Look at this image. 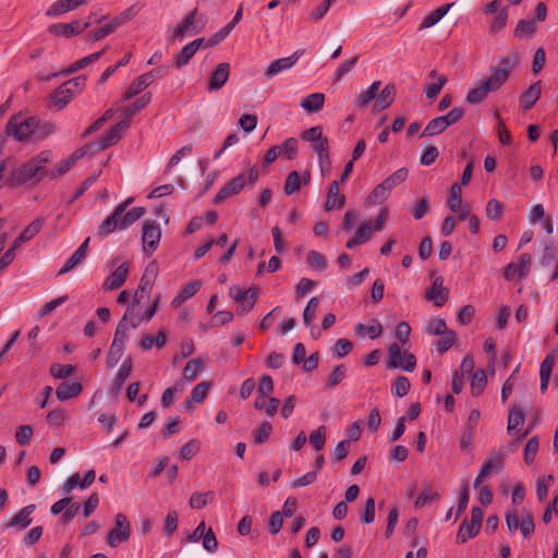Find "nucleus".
Wrapping results in <instances>:
<instances>
[{
	"label": "nucleus",
	"instance_id": "nucleus-1",
	"mask_svg": "<svg viewBox=\"0 0 558 558\" xmlns=\"http://www.w3.org/2000/svg\"><path fill=\"white\" fill-rule=\"evenodd\" d=\"M133 202V198H128L118 205L112 214L108 216L100 226V234H110L117 229H126L135 221H137L144 214V207H134L125 213L128 206Z\"/></svg>",
	"mask_w": 558,
	"mask_h": 558
},
{
	"label": "nucleus",
	"instance_id": "nucleus-2",
	"mask_svg": "<svg viewBox=\"0 0 558 558\" xmlns=\"http://www.w3.org/2000/svg\"><path fill=\"white\" fill-rule=\"evenodd\" d=\"M510 72L511 65L509 63L494 70L489 77L481 81L476 87L469 90L466 101L472 105L483 101L489 93L498 90L507 82Z\"/></svg>",
	"mask_w": 558,
	"mask_h": 558
},
{
	"label": "nucleus",
	"instance_id": "nucleus-3",
	"mask_svg": "<svg viewBox=\"0 0 558 558\" xmlns=\"http://www.w3.org/2000/svg\"><path fill=\"white\" fill-rule=\"evenodd\" d=\"M38 128L39 121L36 118L20 112L9 119L5 134L19 142H23L35 135Z\"/></svg>",
	"mask_w": 558,
	"mask_h": 558
},
{
	"label": "nucleus",
	"instance_id": "nucleus-4",
	"mask_svg": "<svg viewBox=\"0 0 558 558\" xmlns=\"http://www.w3.org/2000/svg\"><path fill=\"white\" fill-rule=\"evenodd\" d=\"M50 158L51 153L49 150L40 151L16 170V180L25 183L33 179L40 180L47 177L49 172L46 170V165L50 161Z\"/></svg>",
	"mask_w": 558,
	"mask_h": 558
},
{
	"label": "nucleus",
	"instance_id": "nucleus-5",
	"mask_svg": "<svg viewBox=\"0 0 558 558\" xmlns=\"http://www.w3.org/2000/svg\"><path fill=\"white\" fill-rule=\"evenodd\" d=\"M159 301L160 296L157 295L151 305L145 311H141L137 306L129 305L120 322L131 329L137 328L144 322L148 323L156 315Z\"/></svg>",
	"mask_w": 558,
	"mask_h": 558
},
{
	"label": "nucleus",
	"instance_id": "nucleus-6",
	"mask_svg": "<svg viewBox=\"0 0 558 558\" xmlns=\"http://www.w3.org/2000/svg\"><path fill=\"white\" fill-rule=\"evenodd\" d=\"M229 295L239 305L238 314L242 315L253 310L257 300V289H243L240 286H231Z\"/></svg>",
	"mask_w": 558,
	"mask_h": 558
},
{
	"label": "nucleus",
	"instance_id": "nucleus-7",
	"mask_svg": "<svg viewBox=\"0 0 558 558\" xmlns=\"http://www.w3.org/2000/svg\"><path fill=\"white\" fill-rule=\"evenodd\" d=\"M389 354V368H402L405 372L414 371L416 366V359L412 353L401 354L399 344L392 343L388 349Z\"/></svg>",
	"mask_w": 558,
	"mask_h": 558
},
{
	"label": "nucleus",
	"instance_id": "nucleus-8",
	"mask_svg": "<svg viewBox=\"0 0 558 558\" xmlns=\"http://www.w3.org/2000/svg\"><path fill=\"white\" fill-rule=\"evenodd\" d=\"M131 535V525L128 518L123 513L116 515V525L109 532L107 543L111 547H117L126 542Z\"/></svg>",
	"mask_w": 558,
	"mask_h": 558
},
{
	"label": "nucleus",
	"instance_id": "nucleus-9",
	"mask_svg": "<svg viewBox=\"0 0 558 558\" xmlns=\"http://www.w3.org/2000/svg\"><path fill=\"white\" fill-rule=\"evenodd\" d=\"M504 453L497 451L492 453L482 464L478 474L474 481V487H478L480 484L487 477L498 473L504 466Z\"/></svg>",
	"mask_w": 558,
	"mask_h": 558
},
{
	"label": "nucleus",
	"instance_id": "nucleus-10",
	"mask_svg": "<svg viewBox=\"0 0 558 558\" xmlns=\"http://www.w3.org/2000/svg\"><path fill=\"white\" fill-rule=\"evenodd\" d=\"M532 266V256L523 253L519 256L518 262H512L505 268V278L509 281L525 278Z\"/></svg>",
	"mask_w": 558,
	"mask_h": 558
},
{
	"label": "nucleus",
	"instance_id": "nucleus-11",
	"mask_svg": "<svg viewBox=\"0 0 558 558\" xmlns=\"http://www.w3.org/2000/svg\"><path fill=\"white\" fill-rule=\"evenodd\" d=\"M196 13L197 9H194L177 25L169 36L170 41L182 40L185 36H192L201 32V28L196 26Z\"/></svg>",
	"mask_w": 558,
	"mask_h": 558
},
{
	"label": "nucleus",
	"instance_id": "nucleus-12",
	"mask_svg": "<svg viewBox=\"0 0 558 558\" xmlns=\"http://www.w3.org/2000/svg\"><path fill=\"white\" fill-rule=\"evenodd\" d=\"M161 230L156 221H145L143 223V250L147 254H151L159 245Z\"/></svg>",
	"mask_w": 558,
	"mask_h": 558
},
{
	"label": "nucleus",
	"instance_id": "nucleus-13",
	"mask_svg": "<svg viewBox=\"0 0 558 558\" xmlns=\"http://www.w3.org/2000/svg\"><path fill=\"white\" fill-rule=\"evenodd\" d=\"M247 183V178L241 173L226 183V185L216 194L214 202L216 204L222 203L226 198L239 194L244 190Z\"/></svg>",
	"mask_w": 558,
	"mask_h": 558
},
{
	"label": "nucleus",
	"instance_id": "nucleus-14",
	"mask_svg": "<svg viewBox=\"0 0 558 558\" xmlns=\"http://www.w3.org/2000/svg\"><path fill=\"white\" fill-rule=\"evenodd\" d=\"M303 53L304 50H296L289 57L271 61L265 72V75L270 78L281 72L292 69L296 64L301 56H303Z\"/></svg>",
	"mask_w": 558,
	"mask_h": 558
},
{
	"label": "nucleus",
	"instance_id": "nucleus-15",
	"mask_svg": "<svg viewBox=\"0 0 558 558\" xmlns=\"http://www.w3.org/2000/svg\"><path fill=\"white\" fill-rule=\"evenodd\" d=\"M93 145H87L86 147L80 148L75 150L70 157L59 161L52 170L49 172V177L51 179H58L66 173L77 160H80L84 155L87 154L88 149H92Z\"/></svg>",
	"mask_w": 558,
	"mask_h": 558
},
{
	"label": "nucleus",
	"instance_id": "nucleus-16",
	"mask_svg": "<svg viewBox=\"0 0 558 558\" xmlns=\"http://www.w3.org/2000/svg\"><path fill=\"white\" fill-rule=\"evenodd\" d=\"M128 129L129 120H121L116 123L106 134L100 137L97 149L102 150L118 143Z\"/></svg>",
	"mask_w": 558,
	"mask_h": 558
},
{
	"label": "nucleus",
	"instance_id": "nucleus-17",
	"mask_svg": "<svg viewBox=\"0 0 558 558\" xmlns=\"http://www.w3.org/2000/svg\"><path fill=\"white\" fill-rule=\"evenodd\" d=\"M130 265L128 262L119 265L104 281L102 289L106 291L117 290L122 287L128 278Z\"/></svg>",
	"mask_w": 558,
	"mask_h": 558
},
{
	"label": "nucleus",
	"instance_id": "nucleus-18",
	"mask_svg": "<svg viewBox=\"0 0 558 558\" xmlns=\"http://www.w3.org/2000/svg\"><path fill=\"white\" fill-rule=\"evenodd\" d=\"M230 75V65L227 62L219 63L211 73L208 84V92H216L222 88Z\"/></svg>",
	"mask_w": 558,
	"mask_h": 558
},
{
	"label": "nucleus",
	"instance_id": "nucleus-19",
	"mask_svg": "<svg viewBox=\"0 0 558 558\" xmlns=\"http://www.w3.org/2000/svg\"><path fill=\"white\" fill-rule=\"evenodd\" d=\"M301 138L305 142H308L314 151H316L318 148L320 149V146L324 148L329 146V141L326 136H324L323 128L319 125L305 130L301 134Z\"/></svg>",
	"mask_w": 558,
	"mask_h": 558
},
{
	"label": "nucleus",
	"instance_id": "nucleus-20",
	"mask_svg": "<svg viewBox=\"0 0 558 558\" xmlns=\"http://www.w3.org/2000/svg\"><path fill=\"white\" fill-rule=\"evenodd\" d=\"M88 243L89 238L85 239V241L77 247V250L66 259L63 267L58 272L59 276L71 271L83 263L87 256Z\"/></svg>",
	"mask_w": 558,
	"mask_h": 558
},
{
	"label": "nucleus",
	"instance_id": "nucleus-21",
	"mask_svg": "<svg viewBox=\"0 0 558 558\" xmlns=\"http://www.w3.org/2000/svg\"><path fill=\"white\" fill-rule=\"evenodd\" d=\"M154 81L153 73H145L140 75L136 80H134L126 92L123 94V100H130L140 93H142L146 87H148Z\"/></svg>",
	"mask_w": 558,
	"mask_h": 558
},
{
	"label": "nucleus",
	"instance_id": "nucleus-22",
	"mask_svg": "<svg viewBox=\"0 0 558 558\" xmlns=\"http://www.w3.org/2000/svg\"><path fill=\"white\" fill-rule=\"evenodd\" d=\"M542 85L541 81L533 83L519 98V106L523 110L532 108L541 98Z\"/></svg>",
	"mask_w": 558,
	"mask_h": 558
},
{
	"label": "nucleus",
	"instance_id": "nucleus-23",
	"mask_svg": "<svg viewBox=\"0 0 558 558\" xmlns=\"http://www.w3.org/2000/svg\"><path fill=\"white\" fill-rule=\"evenodd\" d=\"M204 43V38H197L189 44H186L180 51V53L175 58V65L178 69L186 65L191 59L194 57L196 51L201 48Z\"/></svg>",
	"mask_w": 558,
	"mask_h": 558
},
{
	"label": "nucleus",
	"instance_id": "nucleus-24",
	"mask_svg": "<svg viewBox=\"0 0 558 558\" xmlns=\"http://www.w3.org/2000/svg\"><path fill=\"white\" fill-rule=\"evenodd\" d=\"M426 299L433 301L435 306L441 307L448 300V290L442 287L440 277L434 280L432 288L426 292Z\"/></svg>",
	"mask_w": 558,
	"mask_h": 558
},
{
	"label": "nucleus",
	"instance_id": "nucleus-25",
	"mask_svg": "<svg viewBox=\"0 0 558 558\" xmlns=\"http://www.w3.org/2000/svg\"><path fill=\"white\" fill-rule=\"evenodd\" d=\"M202 287L201 280L191 281L185 284L180 292L175 295V298L171 301V306L173 308H179L184 302L189 299L193 298Z\"/></svg>",
	"mask_w": 558,
	"mask_h": 558
},
{
	"label": "nucleus",
	"instance_id": "nucleus-26",
	"mask_svg": "<svg viewBox=\"0 0 558 558\" xmlns=\"http://www.w3.org/2000/svg\"><path fill=\"white\" fill-rule=\"evenodd\" d=\"M454 4V2L446 3L427 14L420 24L418 31L435 26L451 10V8H453Z\"/></svg>",
	"mask_w": 558,
	"mask_h": 558
},
{
	"label": "nucleus",
	"instance_id": "nucleus-27",
	"mask_svg": "<svg viewBox=\"0 0 558 558\" xmlns=\"http://www.w3.org/2000/svg\"><path fill=\"white\" fill-rule=\"evenodd\" d=\"M86 0H58L53 2L47 10V16H59L66 12H70L81 4H83Z\"/></svg>",
	"mask_w": 558,
	"mask_h": 558
},
{
	"label": "nucleus",
	"instance_id": "nucleus-28",
	"mask_svg": "<svg viewBox=\"0 0 558 558\" xmlns=\"http://www.w3.org/2000/svg\"><path fill=\"white\" fill-rule=\"evenodd\" d=\"M35 510V505H28L22 508L12 519L8 522L7 527H17L23 530L32 523V513Z\"/></svg>",
	"mask_w": 558,
	"mask_h": 558
},
{
	"label": "nucleus",
	"instance_id": "nucleus-29",
	"mask_svg": "<svg viewBox=\"0 0 558 558\" xmlns=\"http://www.w3.org/2000/svg\"><path fill=\"white\" fill-rule=\"evenodd\" d=\"M82 385L78 381H63L56 389V396L60 401L77 397L82 392Z\"/></svg>",
	"mask_w": 558,
	"mask_h": 558
},
{
	"label": "nucleus",
	"instance_id": "nucleus-30",
	"mask_svg": "<svg viewBox=\"0 0 558 558\" xmlns=\"http://www.w3.org/2000/svg\"><path fill=\"white\" fill-rule=\"evenodd\" d=\"M345 203V197L340 193L339 182L333 181L329 185L328 195L326 199L325 207L327 210H331L333 208H341Z\"/></svg>",
	"mask_w": 558,
	"mask_h": 558
},
{
	"label": "nucleus",
	"instance_id": "nucleus-31",
	"mask_svg": "<svg viewBox=\"0 0 558 558\" xmlns=\"http://www.w3.org/2000/svg\"><path fill=\"white\" fill-rule=\"evenodd\" d=\"M429 77L435 81L424 87V94L428 99H433L441 92L446 85L447 77L442 74H438L436 70L429 72Z\"/></svg>",
	"mask_w": 558,
	"mask_h": 558
},
{
	"label": "nucleus",
	"instance_id": "nucleus-32",
	"mask_svg": "<svg viewBox=\"0 0 558 558\" xmlns=\"http://www.w3.org/2000/svg\"><path fill=\"white\" fill-rule=\"evenodd\" d=\"M75 94L74 89H69V85L62 84L51 96L52 106L56 110L63 109Z\"/></svg>",
	"mask_w": 558,
	"mask_h": 558
},
{
	"label": "nucleus",
	"instance_id": "nucleus-33",
	"mask_svg": "<svg viewBox=\"0 0 558 558\" xmlns=\"http://www.w3.org/2000/svg\"><path fill=\"white\" fill-rule=\"evenodd\" d=\"M325 104V95L323 93H313L304 97L300 106L301 108L310 113L318 112L323 109Z\"/></svg>",
	"mask_w": 558,
	"mask_h": 558
},
{
	"label": "nucleus",
	"instance_id": "nucleus-34",
	"mask_svg": "<svg viewBox=\"0 0 558 558\" xmlns=\"http://www.w3.org/2000/svg\"><path fill=\"white\" fill-rule=\"evenodd\" d=\"M380 85V81H375L367 89L362 90L355 98L356 106L359 108H366L371 102H376Z\"/></svg>",
	"mask_w": 558,
	"mask_h": 558
},
{
	"label": "nucleus",
	"instance_id": "nucleus-35",
	"mask_svg": "<svg viewBox=\"0 0 558 558\" xmlns=\"http://www.w3.org/2000/svg\"><path fill=\"white\" fill-rule=\"evenodd\" d=\"M554 363H555V359H554L553 354L547 355L543 360V362L541 363V366H539V381H541L539 389H541V391L543 393L548 388L549 379H550V376H551V373H553Z\"/></svg>",
	"mask_w": 558,
	"mask_h": 558
},
{
	"label": "nucleus",
	"instance_id": "nucleus-36",
	"mask_svg": "<svg viewBox=\"0 0 558 558\" xmlns=\"http://www.w3.org/2000/svg\"><path fill=\"white\" fill-rule=\"evenodd\" d=\"M537 32L535 20L522 19L514 28V36L519 39H531Z\"/></svg>",
	"mask_w": 558,
	"mask_h": 558
},
{
	"label": "nucleus",
	"instance_id": "nucleus-37",
	"mask_svg": "<svg viewBox=\"0 0 558 558\" xmlns=\"http://www.w3.org/2000/svg\"><path fill=\"white\" fill-rule=\"evenodd\" d=\"M557 248L551 243H546L543 250L541 264L553 268V279L558 277V264L556 263Z\"/></svg>",
	"mask_w": 558,
	"mask_h": 558
},
{
	"label": "nucleus",
	"instance_id": "nucleus-38",
	"mask_svg": "<svg viewBox=\"0 0 558 558\" xmlns=\"http://www.w3.org/2000/svg\"><path fill=\"white\" fill-rule=\"evenodd\" d=\"M396 86L393 84L386 85L381 92L377 94L375 107L377 110L387 109L395 100Z\"/></svg>",
	"mask_w": 558,
	"mask_h": 558
},
{
	"label": "nucleus",
	"instance_id": "nucleus-39",
	"mask_svg": "<svg viewBox=\"0 0 558 558\" xmlns=\"http://www.w3.org/2000/svg\"><path fill=\"white\" fill-rule=\"evenodd\" d=\"M49 32L54 35L72 37L80 34L78 21L71 23H57L49 26Z\"/></svg>",
	"mask_w": 558,
	"mask_h": 558
},
{
	"label": "nucleus",
	"instance_id": "nucleus-40",
	"mask_svg": "<svg viewBox=\"0 0 558 558\" xmlns=\"http://www.w3.org/2000/svg\"><path fill=\"white\" fill-rule=\"evenodd\" d=\"M280 401L274 397H257L254 403L256 410L265 411L268 416H274L279 408Z\"/></svg>",
	"mask_w": 558,
	"mask_h": 558
},
{
	"label": "nucleus",
	"instance_id": "nucleus-41",
	"mask_svg": "<svg viewBox=\"0 0 558 558\" xmlns=\"http://www.w3.org/2000/svg\"><path fill=\"white\" fill-rule=\"evenodd\" d=\"M355 333L360 336L367 335L369 339L378 338L383 332V326L379 320L372 319L369 325H363L359 323L355 325Z\"/></svg>",
	"mask_w": 558,
	"mask_h": 558
},
{
	"label": "nucleus",
	"instance_id": "nucleus-42",
	"mask_svg": "<svg viewBox=\"0 0 558 558\" xmlns=\"http://www.w3.org/2000/svg\"><path fill=\"white\" fill-rule=\"evenodd\" d=\"M392 190L388 189V186L384 183H379L374 187V190L369 193L366 198V203L368 205H378L384 203L390 195Z\"/></svg>",
	"mask_w": 558,
	"mask_h": 558
},
{
	"label": "nucleus",
	"instance_id": "nucleus-43",
	"mask_svg": "<svg viewBox=\"0 0 558 558\" xmlns=\"http://www.w3.org/2000/svg\"><path fill=\"white\" fill-rule=\"evenodd\" d=\"M525 420L523 410L519 405H513L509 412L507 432L512 435Z\"/></svg>",
	"mask_w": 558,
	"mask_h": 558
},
{
	"label": "nucleus",
	"instance_id": "nucleus-44",
	"mask_svg": "<svg viewBox=\"0 0 558 558\" xmlns=\"http://www.w3.org/2000/svg\"><path fill=\"white\" fill-rule=\"evenodd\" d=\"M480 529L481 526L464 520L458 531L457 542L463 544L468 539L475 537L480 532Z\"/></svg>",
	"mask_w": 558,
	"mask_h": 558
},
{
	"label": "nucleus",
	"instance_id": "nucleus-45",
	"mask_svg": "<svg viewBox=\"0 0 558 558\" xmlns=\"http://www.w3.org/2000/svg\"><path fill=\"white\" fill-rule=\"evenodd\" d=\"M151 95L150 93L144 94L137 100H135L131 106H129L122 113V120H129L131 122V118L140 110L145 108L150 101Z\"/></svg>",
	"mask_w": 558,
	"mask_h": 558
},
{
	"label": "nucleus",
	"instance_id": "nucleus-46",
	"mask_svg": "<svg viewBox=\"0 0 558 558\" xmlns=\"http://www.w3.org/2000/svg\"><path fill=\"white\" fill-rule=\"evenodd\" d=\"M205 364V361L203 359H193V360H190L183 371H182V376L185 380H189V381H192L194 380L199 371L202 369V367L204 366Z\"/></svg>",
	"mask_w": 558,
	"mask_h": 558
},
{
	"label": "nucleus",
	"instance_id": "nucleus-47",
	"mask_svg": "<svg viewBox=\"0 0 558 558\" xmlns=\"http://www.w3.org/2000/svg\"><path fill=\"white\" fill-rule=\"evenodd\" d=\"M306 264L310 268L324 271L327 268V259L317 251H310L306 255Z\"/></svg>",
	"mask_w": 558,
	"mask_h": 558
},
{
	"label": "nucleus",
	"instance_id": "nucleus-48",
	"mask_svg": "<svg viewBox=\"0 0 558 558\" xmlns=\"http://www.w3.org/2000/svg\"><path fill=\"white\" fill-rule=\"evenodd\" d=\"M487 384V376L486 373L478 368L474 372L471 380V391L473 396H480Z\"/></svg>",
	"mask_w": 558,
	"mask_h": 558
},
{
	"label": "nucleus",
	"instance_id": "nucleus-49",
	"mask_svg": "<svg viewBox=\"0 0 558 558\" xmlns=\"http://www.w3.org/2000/svg\"><path fill=\"white\" fill-rule=\"evenodd\" d=\"M447 122L442 117L432 119L425 126L422 136H434L442 133L447 129Z\"/></svg>",
	"mask_w": 558,
	"mask_h": 558
},
{
	"label": "nucleus",
	"instance_id": "nucleus-50",
	"mask_svg": "<svg viewBox=\"0 0 558 558\" xmlns=\"http://www.w3.org/2000/svg\"><path fill=\"white\" fill-rule=\"evenodd\" d=\"M118 28L117 24L113 20L104 24L96 31H93L88 34V40L98 41L104 39L105 37L111 35Z\"/></svg>",
	"mask_w": 558,
	"mask_h": 558
},
{
	"label": "nucleus",
	"instance_id": "nucleus-51",
	"mask_svg": "<svg viewBox=\"0 0 558 558\" xmlns=\"http://www.w3.org/2000/svg\"><path fill=\"white\" fill-rule=\"evenodd\" d=\"M466 203H463L462 201V190L461 185L458 183H454L451 185L450 189V195L447 201V206L450 210H457V207H460L462 205H465Z\"/></svg>",
	"mask_w": 558,
	"mask_h": 558
},
{
	"label": "nucleus",
	"instance_id": "nucleus-52",
	"mask_svg": "<svg viewBox=\"0 0 558 558\" xmlns=\"http://www.w3.org/2000/svg\"><path fill=\"white\" fill-rule=\"evenodd\" d=\"M485 214L489 220H499L504 214V205L498 199L492 198L487 202Z\"/></svg>",
	"mask_w": 558,
	"mask_h": 558
},
{
	"label": "nucleus",
	"instance_id": "nucleus-53",
	"mask_svg": "<svg viewBox=\"0 0 558 558\" xmlns=\"http://www.w3.org/2000/svg\"><path fill=\"white\" fill-rule=\"evenodd\" d=\"M539 444L536 436L532 437L525 445L523 450V459L526 464H532L538 452Z\"/></svg>",
	"mask_w": 558,
	"mask_h": 558
},
{
	"label": "nucleus",
	"instance_id": "nucleus-54",
	"mask_svg": "<svg viewBox=\"0 0 558 558\" xmlns=\"http://www.w3.org/2000/svg\"><path fill=\"white\" fill-rule=\"evenodd\" d=\"M46 418L51 427H61L66 423L68 414L62 409H54L48 412Z\"/></svg>",
	"mask_w": 558,
	"mask_h": 558
},
{
	"label": "nucleus",
	"instance_id": "nucleus-55",
	"mask_svg": "<svg viewBox=\"0 0 558 558\" xmlns=\"http://www.w3.org/2000/svg\"><path fill=\"white\" fill-rule=\"evenodd\" d=\"M310 444L317 450L324 449L326 444V426L320 425L316 430L310 434Z\"/></svg>",
	"mask_w": 558,
	"mask_h": 558
},
{
	"label": "nucleus",
	"instance_id": "nucleus-56",
	"mask_svg": "<svg viewBox=\"0 0 558 558\" xmlns=\"http://www.w3.org/2000/svg\"><path fill=\"white\" fill-rule=\"evenodd\" d=\"M439 497V494L434 492L432 487H426L417 496L414 506L415 508H423L425 505L438 500Z\"/></svg>",
	"mask_w": 558,
	"mask_h": 558
},
{
	"label": "nucleus",
	"instance_id": "nucleus-57",
	"mask_svg": "<svg viewBox=\"0 0 558 558\" xmlns=\"http://www.w3.org/2000/svg\"><path fill=\"white\" fill-rule=\"evenodd\" d=\"M131 371H132V361H131V359H126L123 361V363L119 367L118 373L116 375L114 386H116L117 390L121 389L124 381L130 376Z\"/></svg>",
	"mask_w": 558,
	"mask_h": 558
},
{
	"label": "nucleus",
	"instance_id": "nucleus-58",
	"mask_svg": "<svg viewBox=\"0 0 558 558\" xmlns=\"http://www.w3.org/2000/svg\"><path fill=\"white\" fill-rule=\"evenodd\" d=\"M554 483L553 475H547L537 478L536 481V494L541 501L545 500L548 495L549 487Z\"/></svg>",
	"mask_w": 558,
	"mask_h": 558
},
{
	"label": "nucleus",
	"instance_id": "nucleus-59",
	"mask_svg": "<svg viewBox=\"0 0 558 558\" xmlns=\"http://www.w3.org/2000/svg\"><path fill=\"white\" fill-rule=\"evenodd\" d=\"M318 303H319V300L316 296L312 298L307 302V304L304 308V312H303V322H304L305 326H312V324L315 319V316H316Z\"/></svg>",
	"mask_w": 558,
	"mask_h": 558
},
{
	"label": "nucleus",
	"instance_id": "nucleus-60",
	"mask_svg": "<svg viewBox=\"0 0 558 558\" xmlns=\"http://www.w3.org/2000/svg\"><path fill=\"white\" fill-rule=\"evenodd\" d=\"M301 187V177L298 171H291L287 179L284 184V193L287 195H292L295 192H298Z\"/></svg>",
	"mask_w": 558,
	"mask_h": 558
},
{
	"label": "nucleus",
	"instance_id": "nucleus-61",
	"mask_svg": "<svg viewBox=\"0 0 558 558\" xmlns=\"http://www.w3.org/2000/svg\"><path fill=\"white\" fill-rule=\"evenodd\" d=\"M409 171L407 168H400L384 180V183L388 189L392 190L398 184L404 182L408 179Z\"/></svg>",
	"mask_w": 558,
	"mask_h": 558
},
{
	"label": "nucleus",
	"instance_id": "nucleus-62",
	"mask_svg": "<svg viewBox=\"0 0 558 558\" xmlns=\"http://www.w3.org/2000/svg\"><path fill=\"white\" fill-rule=\"evenodd\" d=\"M201 444L197 439H192L182 446L180 450V458L182 460H191L199 451Z\"/></svg>",
	"mask_w": 558,
	"mask_h": 558
},
{
	"label": "nucleus",
	"instance_id": "nucleus-63",
	"mask_svg": "<svg viewBox=\"0 0 558 558\" xmlns=\"http://www.w3.org/2000/svg\"><path fill=\"white\" fill-rule=\"evenodd\" d=\"M281 156H283L287 160H293L298 154V140L294 137H289L284 141L283 145L280 146Z\"/></svg>",
	"mask_w": 558,
	"mask_h": 558
},
{
	"label": "nucleus",
	"instance_id": "nucleus-64",
	"mask_svg": "<svg viewBox=\"0 0 558 558\" xmlns=\"http://www.w3.org/2000/svg\"><path fill=\"white\" fill-rule=\"evenodd\" d=\"M43 228V220L36 219L32 223H29L19 235L20 240L27 242L32 240L35 235H37Z\"/></svg>",
	"mask_w": 558,
	"mask_h": 558
}]
</instances>
